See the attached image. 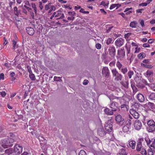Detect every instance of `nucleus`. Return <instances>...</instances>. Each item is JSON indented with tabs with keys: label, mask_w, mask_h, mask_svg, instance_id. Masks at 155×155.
Returning <instances> with one entry per match:
<instances>
[{
	"label": "nucleus",
	"mask_w": 155,
	"mask_h": 155,
	"mask_svg": "<svg viewBox=\"0 0 155 155\" xmlns=\"http://www.w3.org/2000/svg\"><path fill=\"white\" fill-rule=\"evenodd\" d=\"M113 77L114 78V80L116 81H119L122 80L123 76L117 70L116 68H114L111 70Z\"/></svg>",
	"instance_id": "nucleus-1"
},
{
	"label": "nucleus",
	"mask_w": 155,
	"mask_h": 155,
	"mask_svg": "<svg viewBox=\"0 0 155 155\" xmlns=\"http://www.w3.org/2000/svg\"><path fill=\"white\" fill-rule=\"evenodd\" d=\"M2 143L5 144H3L2 145V147L4 149H5L8 147V144L11 143L14 141V140L11 138L8 137L5 138L2 140Z\"/></svg>",
	"instance_id": "nucleus-2"
},
{
	"label": "nucleus",
	"mask_w": 155,
	"mask_h": 155,
	"mask_svg": "<svg viewBox=\"0 0 155 155\" xmlns=\"http://www.w3.org/2000/svg\"><path fill=\"white\" fill-rule=\"evenodd\" d=\"M13 150L14 155H18L22 151V147L18 144H16L14 147Z\"/></svg>",
	"instance_id": "nucleus-3"
},
{
	"label": "nucleus",
	"mask_w": 155,
	"mask_h": 155,
	"mask_svg": "<svg viewBox=\"0 0 155 155\" xmlns=\"http://www.w3.org/2000/svg\"><path fill=\"white\" fill-rule=\"evenodd\" d=\"M115 120L116 123L120 126L124 125L125 122L124 119L120 114L117 115L115 117Z\"/></svg>",
	"instance_id": "nucleus-4"
},
{
	"label": "nucleus",
	"mask_w": 155,
	"mask_h": 155,
	"mask_svg": "<svg viewBox=\"0 0 155 155\" xmlns=\"http://www.w3.org/2000/svg\"><path fill=\"white\" fill-rule=\"evenodd\" d=\"M102 74L104 75L106 78H108L110 76V71L107 67H104L102 69Z\"/></svg>",
	"instance_id": "nucleus-5"
},
{
	"label": "nucleus",
	"mask_w": 155,
	"mask_h": 155,
	"mask_svg": "<svg viewBox=\"0 0 155 155\" xmlns=\"http://www.w3.org/2000/svg\"><path fill=\"white\" fill-rule=\"evenodd\" d=\"M144 140L143 138H139L138 140L136 146V150L137 152L141 151L142 148V142Z\"/></svg>",
	"instance_id": "nucleus-6"
},
{
	"label": "nucleus",
	"mask_w": 155,
	"mask_h": 155,
	"mask_svg": "<svg viewBox=\"0 0 155 155\" xmlns=\"http://www.w3.org/2000/svg\"><path fill=\"white\" fill-rule=\"evenodd\" d=\"M124 40L122 38H118L115 41V44L116 46L120 47L124 44Z\"/></svg>",
	"instance_id": "nucleus-7"
},
{
	"label": "nucleus",
	"mask_w": 155,
	"mask_h": 155,
	"mask_svg": "<svg viewBox=\"0 0 155 155\" xmlns=\"http://www.w3.org/2000/svg\"><path fill=\"white\" fill-rule=\"evenodd\" d=\"M105 128L106 130L109 132L112 131L113 129L112 125L110 122L108 121L105 124Z\"/></svg>",
	"instance_id": "nucleus-8"
},
{
	"label": "nucleus",
	"mask_w": 155,
	"mask_h": 155,
	"mask_svg": "<svg viewBox=\"0 0 155 155\" xmlns=\"http://www.w3.org/2000/svg\"><path fill=\"white\" fill-rule=\"evenodd\" d=\"M108 51L109 53V54L111 57H114L116 54V50L114 46L109 47Z\"/></svg>",
	"instance_id": "nucleus-9"
},
{
	"label": "nucleus",
	"mask_w": 155,
	"mask_h": 155,
	"mask_svg": "<svg viewBox=\"0 0 155 155\" xmlns=\"http://www.w3.org/2000/svg\"><path fill=\"white\" fill-rule=\"evenodd\" d=\"M125 51L124 49H121L120 50H118L117 52V58H123L125 55Z\"/></svg>",
	"instance_id": "nucleus-10"
},
{
	"label": "nucleus",
	"mask_w": 155,
	"mask_h": 155,
	"mask_svg": "<svg viewBox=\"0 0 155 155\" xmlns=\"http://www.w3.org/2000/svg\"><path fill=\"white\" fill-rule=\"evenodd\" d=\"M134 124L135 129L138 130L140 129L142 126L141 121L137 120L135 121Z\"/></svg>",
	"instance_id": "nucleus-11"
},
{
	"label": "nucleus",
	"mask_w": 155,
	"mask_h": 155,
	"mask_svg": "<svg viewBox=\"0 0 155 155\" xmlns=\"http://www.w3.org/2000/svg\"><path fill=\"white\" fill-rule=\"evenodd\" d=\"M54 15H55V17H58L57 19L62 18L64 17V15L63 13L60 11H58L54 12Z\"/></svg>",
	"instance_id": "nucleus-12"
},
{
	"label": "nucleus",
	"mask_w": 155,
	"mask_h": 155,
	"mask_svg": "<svg viewBox=\"0 0 155 155\" xmlns=\"http://www.w3.org/2000/svg\"><path fill=\"white\" fill-rule=\"evenodd\" d=\"M130 114L135 119H138L139 117V114L135 110H134V109H130Z\"/></svg>",
	"instance_id": "nucleus-13"
},
{
	"label": "nucleus",
	"mask_w": 155,
	"mask_h": 155,
	"mask_svg": "<svg viewBox=\"0 0 155 155\" xmlns=\"http://www.w3.org/2000/svg\"><path fill=\"white\" fill-rule=\"evenodd\" d=\"M27 34L30 35H33L35 33V31L34 29L31 27H28L26 28Z\"/></svg>",
	"instance_id": "nucleus-14"
},
{
	"label": "nucleus",
	"mask_w": 155,
	"mask_h": 155,
	"mask_svg": "<svg viewBox=\"0 0 155 155\" xmlns=\"http://www.w3.org/2000/svg\"><path fill=\"white\" fill-rule=\"evenodd\" d=\"M98 134L101 137L103 136L106 134V132L103 128H100L98 129L97 130Z\"/></svg>",
	"instance_id": "nucleus-15"
},
{
	"label": "nucleus",
	"mask_w": 155,
	"mask_h": 155,
	"mask_svg": "<svg viewBox=\"0 0 155 155\" xmlns=\"http://www.w3.org/2000/svg\"><path fill=\"white\" fill-rule=\"evenodd\" d=\"M114 112L112 109H110L108 108H106L104 109L105 113L108 115H113L114 114Z\"/></svg>",
	"instance_id": "nucleus-16"
},
{
	"label": "nucleus",
	"mask_w": 155,
	"mask_h": 155,
	"mask_svg": "<svg viewBox=\"0 0 155 155\" xmlns=\"http://www.w3.org/2000/svg\"><path fill=\"white\" fill-rule=\"evenodd\" d=\"M147 105L152 111L153 112L155 111V104L151 102H149L148 103Z\"/></svg>",
	"instance_id": "nucleus-17"
},
{
	"label": "nucleus",
	"mask_w": 155,
	"mask_h": 155,
	"mask_svg": "<svg viewBox=\"0 0 155 155\" xmlns=\"http://www.w3.org/2000/svg\"><path fill=\"white\" fill-rule=\"evenodd\" d=\"M115 105L116 104L115 103L113 102L110 104V106L114 112L116 111L117 109H118V111L120 110V109L117 108Z\"/></svg>",
	"instance_id": "nucleus-18"
},
{
	"label": "nucleus",
	"mask_w": 155,
	"mask_h": 155,
	"mask_svg": "<svg viewBox=\"0 0 155 155\" xmlns=\"http://www.w3.org/2000/svg\"><path fill=\"white\" fill-rule=\"evenodd\" d=\"M121 110L126 112L129 109V107L125 104L121 105Z\"/></svg>",
	"instance_id": "nucleus-19"
},
{
	"label": "nucleus",
	"mask_w": 155,
	"mask_h": 155,
	"mask_svg": "<svg viewBox=\"0 0 155 155\" xmlns=\"http://www.w3.org/2000/svg\"><path fill=\"white\" fill-rule=\"evenodd\" d=\"M129 145L132 149H134L135 147L136 142L135 141L131 140L129 142Z\"/></svg>",
	"instance_id": "nucleus-20"
},
{
	"label": "nucleus",
	"mask_w": 155,
	"mask_h": 155,
	"mask_svg": "<svg viewBox=\"0 0 155 155\" xmlns=\"http://www.w3.org/2000/svg\"><path fill=\"white\" fill-rule=\"evenodd\" d=\"M147 124L151 127H154L155 126V122L153 120H149L147 122Z\"/></svg>",
	"instance_id": "nucleus-21"
},
{
	"label": "nucleus",
	"mask_w": 155,
	"mask_h": 155,
	"mask_svg": "<svg viewBox=\"0 0 155 155\" xmlns=\"http://www.w3.org/2000/svg\"><path fill=\"white\" fill-rule=\"evenodd\" d=\"M121 5L119 4H112L110 7V9L112 10L113 9L116 7V9H117L118 8L120 7Z\"/></svg>",
	"instance_id": "nucleus-22"
},
{
	"label": "nucleus",
	"mask_w": 155,
	"mask_h": 155,
	"mask_svg": "<svg viewBox=\"0 0 155 155\" xmlns=\"http://www.w3.org/2000/svg\"><path fill=\"white\" fill-rule=\"evenodd\" d=\"M142 82L144 84L146 85H147L149 86L150 87H155V85L154 84H149L148 83H147V81L144 79H142Z\"/></svg>",
	"instance_id": "nucleus-23"
},
{
	"label": "nucleus",
	"mask_w": 155,
	"mask_h": 155,
	"mask_svg": "<svg viewBox=\"0 0 155 155\" xmlns=\"http://www.w3.org/2000/svg\"><path fill=\"white\" fill-rule=\"evenodd\" d=\"M117 155H127L124 149L122 148L120 149V152Z\"/></svg>",
	"instance_id": "nucleus-24"
},
{
	"label": "nucleus",
	"mask_w": 155,
	"mask_h": 155,
	"mask_svg": "<svg viewBox=\"0 0 155 155\" xmlns=\"http://www.w3.org/2000/svg\"><path fill=\"white\" fill-rule=\"evenodd\" d=\"M14 11L15 15L18 16L20 13V11L18 10V8L17 7L15 6L14 7Z\"/></svg>",
	"instance_id": "nucleus-25"
},
{
	"label": "nucleus",
	"mask_w": 155,
	"mask_h": 155,
	"mask_svg": "<svg viewBox=\"0 0 155 155\" xmlns=\"http://www.w3.org/2000/svg\"><path fill=\"white\" fill-rule=\"evenodd\" d=\"M116 66L119 70H121L123 66L122 64L118 61L116 62Z\"/></svg>",
	"instance_id": "nucleus-26"
},
{
	"label": "nucleus",
	"mask_w": 155,
	"mask_h": 155,
	"mask_svg": "<svg viewBox=\"0 0 155 155\" xmlns=\"http://www.w3.org/2000/svg\"><path fill=\"white\" fill-rule=\"evenodd\" d=\"M31 6L32 8L34 9L35 13L36 15H37V8L35 4L34 3H31Z\"/></svg>",
	"instance_id": "nucleus-27"
},
{
	"label": "nucleus",
	"mask_w": 155,
	"mask_h": 155,
	"mask_svg": "<svg viewBox=\"0 0 155 155\" xmlns=\"http://www.w3.org/2000/svg\"><path fill=\"white\" fill-rule=\"evenodd\" d=\"M15 73L14 72H12L10 73V79L12 81H14L15 79Z\"/></svg>",
	"instance_id": "nucleus-28"
},
{
	"label": "nucleus",
	"mask_w": 155,
	"mask_h": 155,
	"mask_svg": "<svg viewBox=\"0 0 155 155\" xmlns=\"http://www.w3.org/2000/svg\"><path fill=\"white\" fill-rule=\"evenodd\" d=\"M144 139L147 143V145L149 146L152 141L151 140H150L148 137H145Z\"/></svg>",
	"instance_id": "nucleus-29"
},
{
	"label": "nucleus",
	"mask_w": 155,
	"mask_h": 155,
	"mask_svg": "<svg viewBox=\"0 0 155 155\" xmlns=\"http://www.w3.org/2000/svg\"><path fill=\"white\" fill-rule=\"evenodd\" d=\"M12 41L13 49H15L16 48L18 47V45L17 44V41L13 39Z\"/></svg>",
	"instance_id": "nucleus-30"
},
{
	"label": "nucleus",
	"mask_w": 155,
	"mask_h": 155,
	"mask_svg": "<svg viewBox=\"0 0 155 155\" xmlns=\"http://www.w3.org/2000/svg\"><path fill=\"white\" fill-rule=\"evenodd\" d=\"M120 70L124 74H125L128 71V69L127 67H123Z\"/></svg>",
	"instance_id": "nucleus-31"
},
{
	"label": "nucleus",
	"mask_w": 155,
	"mask_h": 155,
	"mask_svg": "<svg viewBox=\"0 0 155 155\" xmlns=\"http://www.w3.org/2000/svg\"><path fill=\"white\" fill-rule=\"evenodd\" d=\"M130 127L127 125H125L123 127V130L124 132H127L129 130Z\"/></svg>",
	"instance_id": "nucleus-32"
},
{
	"label": "nucleus",
	"mask_w": 155,
	"mask_h": 155,
	"mask_svg": "<svg viewBox=\"0 0 155 155\" xmlns=\"http://www.w3.org/2000/svg\"><path fill=\"white\" fill-rule=\"evenodd\" d=\"M137 24V22L135 21H132L130 23V26L131 27L134 28H136Z\"/></svg>",
	"instance_id": "nucleus-33"
},
{
	"label": "nucleus",
	"mask_w": 155,
	"mask_h": 155,
	"mask_svg": "<svg viewBox=\"0 0 155 155\" xmlns=\"http://www.w3.org/2000/svg\"><path fill=\"white\" fill-rule=\"evenodd\" d=\"M134 74V71L132 70L129 71L127 73V75L128 77L129 78H132V76Z\"/></svg>",
	"instance_id": "nucleus-34"
},
{
	"label": "nucleus",
	"mask_w": 155,
	"mask_h": 155,
	"mask_svg": "<svg viewBox=\"0 0 155 155\" xmlns=\"http://www.w3.org/2000/svg\"><path fill=\"white\" fill-rule=\"evenodd\" d=\"M145 56V54L143 52H142L138 54L137 57L139 58L142 59Z\"/></svg>",
	"instance_id": "nucleus-35"
},
{
	"label": "nucleus",
	"mask_w": 155,
	"mask_h": 155,
	"mask_svg": "<svg viewBox=\"0 0 155 155\" xmlns=\"http://www.w3.org/2000/svg\"><path fill=\"white\" fill-rule=\"evenodd\" d=\"M133 108L132 109H134V110H137L139 107V105L137 103H135L133 106Z\"/></svg>",
	"instance_id": "nucleus-36"
},
{
	"label": "nucleus",
	"mask_w": 155,
	"mask_h": 155,
	"mask_svg": "<svg viewBox=\"0 0 155 155\" xmlns=\"http://www.w3.org/2000/svg\"><path fill=\"white\" fill-rule=\"evenodd\" d=\"M29 77L32 81H34L35 80V75L32 73L30 74L29 75Z\"/></svg>",
	"instance_id": "nucleus-37"
},
{
	"label": "nucleus",
	"mask_w": 155,
	"mask_h": 155,
	"mask_svg": "<svg viewBox=\"0 0 155 155\" xmlns=\"http://www.w3.org/2000/svg\"><path fill=\"white\" fill-rule=\"evenodd\" d=\"M122 85L126 88H128L129 83L128 81H125L122 82Z\"/></svg>",
	"instance_id": "nucleus-38"
},
{
	"label": "nucleus",
	"mask_w": 155,
	"mask_h": 155,
	"mask_svg": "<svg viewBox=\"0 0 155 155\" xmlns=\"http://www.w3.org/2000/svg\"><path fill=\"white\" fill-rule=\"evenodd\" d=\"M52 5H51V3H49L48 4L46 5L45 7V9L46 10H48L51 7Z\"/></svg>",
	"instance_id": "nucleus-39"
},
{
	"label": "nucleus",
	"mask_w": 155,
	"mask_h": 155,
	"mask_svg": "<svg viewBox=\"0 0 155 155\" xmlns=\"http://www.w3.org/2000/svg\"><path fill=\"white\" fill-rule=\"evenodd\" d=\"M114 27L111 25H107L106 29V31L107 33H109L111 30V29L113 28Z\"/></svg>",
	"instance_id": "nucleus-40"
},
{
	"label": "nucleus",
	"mask_w": 155,
	"mask_h": 155,
	"mask_svg": "<svg viewBox=\"0 0 155 155\" xmlns=\"http://www.w3.org/2000/svg\"><path fill=\"white\" fill-rule=\"evenodd\" d=\"M142 66L146 68H151L153 67V66L151 65H148L146 64H142Z\"/></svg>",
	"instance_id": "nucleus-41"
},
{
	"label": "nucleus",
	"mask_w": 155,
	"mask_h": 155,
	"mask_svg": "<svg viewBox=\"0 0 155 155\" xmlns=\"http://www.w3.org/2000/svg\"><path fill=\"white\" fill-rule=\"evenodd\" d=\"M137 86L139 88H143L145 87V85L141 83H138L137 84Z\"/></svg>",
	"instance_id": "nucleus-42"
},
{
	"label": "nucleus",
	"mask_w": 155,
	"mask_h": 155,
	"mask_svg": "<svg viewBox=\"0 0 155 155\" xmlns=\"http://www.w3.org/2000/svg\"><path fill=\"white\" fill-rule=\"evenodd\" d=\"M112 41V39L111 38H109L107 39L106 43L107 45H108L111 43Z\"/></svg>",
	"instance_id": "nucleus-43"
},
{
	"label": "nucleus",
	"mask_w": 155,
	"mask_h": 155,
	"mask_svg": "<svg viewBox=\"0 0 155 155\" xmlns=\"http://www.w3.org/2000/svg\"><path fill=\"white\" fill-rule=\"evenodd\" d=\"M140 153L142 155H147V152L143 148L141 149Z\"/></svg>",
	"instance_id": "nucleus-44"
},
{
	"label": "nucleus",
	"mask_w": 155,
	"mask_h": 155,
	"mask_svg": "<svg viewBox=\"0 0 155 155\" xmlns=\"http://www.w3.org/2000/svg\"><path fill=\"white\" fill-rule=\"evenodd\" d=\"M153 74V72L150 70H148L146 72V74L147 76L149 77L151 75Z\"/></svg>",
	"instance_id": "nucleus-45"
},
{
	"label": "nucleus",
	"mask_w": 155,
	"mask_h": 155,
	"mask_svg": "<svg viewBox=\"0 0 155 155\" xmlns=\"http://www.w3.org/2000/svg\"><path fill=\"white\" fill-rule=\"evenodd\" d=\"M55 9H56L55 7L53 5H52L51 6V8L49 10V11H48V13H51L53 10L54 11L55 10Z\"/></svg>",
	"instance_id": "nucleus-46"
},
{
	"label": "nucleus",
	"mask_w": 155,
	"mask_h": 155,
	"mask_svg": "<svg viewBox=\"0 0 155 155\" xmlns=\"http://www.w3.org/2000/svg\"><path fill=\"white\" fill-rule=\"evenodd\" d=\"M108 4L109 3H106L104 1H102L101 3V5L104 6L106 8L108 7Z\"/></svg>",
	"instance_id": "nucleus-47"
},
{
	"label": "nucleus",
	"mask_w": 155,
	"mask_h": 155,
	"mask_svg": "<svg viewBox=\"0 0 155 155\" xmlns=\"http://www.w3.org/2000/svg\"><path fill=\"white\" fill-rule=\"evenodd\" d=\"M115 63H116L115 61V60L111 62H110V63L109 64V65L110 67H114L115 65Z\"/></svg>",
	"instance_id": "nucleus-48"
},
{
	"label": "nucleus",
	"mask_w": 155,
	"mask_h": 155,
	"mask_svg": "<svg viewBox=\"0 0 155 155\" xmlns=\"http://www.w3.org/2000/svg\"><path fill=\"white\" fill-rule=\"evenodd\" d=\"M68 14L71 16V17H74V16H75L76 15V13L74 11L73 12H68Z\"/></svg>",
	"instance_id": "nucleus-49"
},
{
	"label": "nucleus",
	"mask_w": 155,
	"mask_h": 155,
	"mask_svg": "<svg viewBox=\"0 0 155 155\" xmlns=\"http://www.w3.org/2000/svg\"><path fill=\"white\" fill-rule=\"evenodd\" d=\"M78 155H87L85 152L83 150L80 151Z\"/></svg>",
	"instance_id": "nucleus-50"
},
{
	"label": "nucleus",
	"mask_w": 155,
	"mask_h": 155,
	"mask_svg": "<svg viewBox=\"0 0 155 155\" xmlns=\"http://www.w3.org/2000/svg\"><path fill=\"white\" fill-rule=\"evenodd\" d=\"M126 125H127L128 126H130L131 124V121L130 119H128L126 121Z\"/></svg>",
	"instance_id": "nucleus-51"
},
{
	"label": "nucleus",
	"mask_w": 155,
	"mask_h": 155,
	"mask_svg": "<svg viewBox=\"0 0 155 155\" xmlns=\"http://www.w3.org/2000/svg\"><path fill=\"white\" fill-rule=\"evenodd\" d=\"M137 98L140 102H143L145 101V97H137Z\"/></svg>",
	"instance_id": "nucleus-52"
},
{
	"label": "nucleus",
	"mask_w": 155,
	"mask_h": 155,
	"mask_svg": "<svg viewBox=\"0 0 155 155\" xmlns=\"http://www.w3.org/2000/svg\"><path fill=\"white\" fill-rule=\"evenodd\" d=\"M79 12L84 14H88L89 13V12L88 11H85L82 8L80 9L79 11Z\"/></svg>",
	"instance_id": "nucleus-53"
},
{
	"label": "nucleus",
	"mask_w": 155,
	"mask_h": 155,
	"mask_svg": "<svg viewBox=\"0 0 155 155\" xmlns=\"http://www.w3.org/2000/svg\"><path fill=\"white\" fill-rule=\"evenodd\" d=\"M125 48L126 49V50H127V54H129L130 53V48H128L127 45H126L125 46Z\"/></svg>",
	"instance_id": "nucleus-54"
},
{
	"label": "nucleus",
	"mask_w": 155,
	"mask_h": 155,
	"mask_svg": "<svg viewBox=\"0 0 155 155\" xmlns=\"http://www.w3.org/2000/svg\"><path fill=\"white\" fill-rule=\"evenodd\" d=\"M39 4V8H40L41 10L43 9V6L42 5V3L41 2H38Z\"/></svg>",
	"instance_id": "nucleus-55"
},
{
	"label": "nucleus",
	"mask_w": 155,
	"mask_h": 155,
	"mask_svg": "<svg viewBox=\"0 0 155 155\" xmlns=\"http://www.w3.org/2000/svg\"><path fill=\"white\" fill-rule=\"evenodd\" d=\"M148 155H153V153L151 149H149L148 150Z\"/></svg>",
	"instance_id": "nucleus-56"
},
{
	"label": "nucleus",
	"mask_w": 155,
	"mask_h": 155,
	"mask_svg": "<svg viewBox=\"0 0 155 155\" xmlns=\"http://www.w3.org/2000/svg\"><path fill=\"white\" fill-rule=\"evenodd\" d=\"M31 94L30 92L29 91H26L25 92L24 97H27V96L30 95Z\"/></svg>",
	"instance_id": "nucleus-57"
},
{
	"label": "nucleus",
	"mask_w": 155,
	"mask_h": 155,
	"mask_svg": "<svg viewBox=\"0 0 155 155\" xmlns=\"http://www.w3.org/2000/svg\"><path fill=\"white\" fill-rule=\"evenodd\" d=\"M155 128L154 127H150L149 128V132H153L155 131Z\"/></svg>",
	"instance_id": "nucleus-58"
},
{
	"label": "nucleus",
	"mask_w": 155,
	"mask_h": 155,
	"mask_svg": "<svg viewBox=\"0 0 155 155\" xmlns=\"http://www.w3.org/2000/svg\"><path fill=\"white\" fill-rule=\"evenodd\" d=\"M15 3V1L14 0V2H10L9 3V5L11 8H12V7L13 5H14Z\"/></svg>",
	"instance_id": "nucleus-59"
},
{
	"label": "nucleus",
	"mask_w": 155,
	"mask_h": 155,
	"mask_svg": "<svg viewBox=\"0 0 155 155\" xmlns=\"http://www.w3.org/2000/svg\"><path fill=\"white\" fill-rule=\"evenodd\" d=\"M101 47V44L99 43L97 44L96 45V47L98 49H100Z\"/></svg>",
	"instance_id": "nucleus-60"
},
{
	"label": "nucleus",
	"mask_w": 155,
	"mask_h": 155,
	"mask_svg": "<svg viewBox=\"0 0 155 155\" xmlns=\"http://www.w3.org/2000/svg\"><path fill=\"white\" fill-rule=\"evenodd\" d=\"M139 21H140V24L141 25L142 27H144L145 26L144 21L143 20H140Z\"/></svg>",
	"instance_id": "nucleus-61"
},
{
	"label": "nucleus",
	"mask_w": 155,
	"mask_h": 155,
	"mask_svg": "<svg viewBox=\"0 0 155 155\" xmlns=\"http://www.w3.org/2000/svg\"><path fill=\"white\" fill-rule=\"evenodd\" d=\"M61 79L60 77H58L56 76H54V81H59Z\"/></svg>",
	"instance_id": "nucleus-62"
},
{
	"label": "nucleus",
	"mask_w": 155,
	"mask_h": 155,
	"mask_svg": "<svg viewBox=\"0 0 155 155\" xmlns=\"http://www.w3.org/2000/svg\"><path fill=\"white\" fill-rule=\"evenodd\" d=\"M132 33H128L126 34H125L124 35L125 37V38H128L131 35Z\"/></svg>",
	"instance_id": "nucleus-63"
},
{
	"label": "nucleus",
	"mask_w": 155,
	"mask_h": 155,
	"mask_svg": "<svg viewBox=\"0 0 155 155\" xmlns=\"http://www.w3.org/2000/svg\"><path fill=\"white\" fill-rule=\"evenodd\" d=\"M150 45L148 43H144L143 45V47L144 48H149L150 47Z\"/></svg>",
	"instance_id": "nucleus-64"
}]
</instances>
